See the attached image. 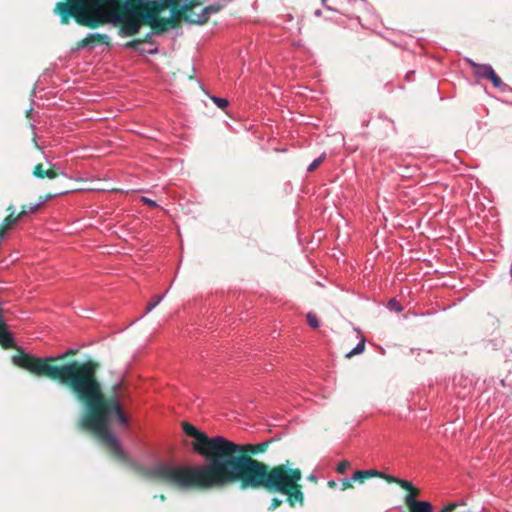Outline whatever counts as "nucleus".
<instances>
[{"instance_id":"nucleus-16","label":"nucleus","mask_w":512,"mask_h":512,"mask_svg":"<svg viewBox=\"0 0 512 512\" xmlns=\"http://www.w3.org/2000/svg\"><path fill=\"white\" fill-rule=\"evenodd\" d=\"M487 79L491 80L495 87H501L503 85L501 78L495 73L494 70L490 71Z\"/></svg>"},{"instance_id":"nucleus-30","label":"nucleus","mask_w":512,"mask_h":512,"mask_svg":"<svg viewBox=\"0 0 512 512\" xmlns=\"http://www.w3.org/2000/svg\"><path fill=\"white\" fill-rule=\"evenodd\" d=\"M462 510H460L459 512H467V510L465 509V507H461Z\"/></svg>"},{"instance_id":"nucleus-18","label":"nucleus","mask_w":512,"mask_h":512,"mask_svg":"<svg viewBox=\"0 0 512 512\" xmlns=\"http://www.w3.org/2000/svg\"><path fill=\"white\" fill-rule=\"evenodd\" d=\"M146 41H147V38H144V39H140V38H138V39H133V40H131V41L127 42V43L125 44V47L130 48V49H134V50H135V49H137V48H138V46H139L140 44H142V43H144V42H146Z\"/></svg>"},{"instance_id":"nucleus-1","label":"nucleus","mask_w":512,"mask_h":512,"mask_svg":"<svg viewBox=\"0 0 512 512\" xmlns=\"http://www.w3.org/2000/svg\"><path fill=\"white\" fill-rule=\"evenodd\" d=\"M184 433L193 437L196 453L207 461L199 466L158 464L144 471L153 482L178 489L210 490L238 485L241 490H262L271 495H283L290 507H303L305 495L302 470L293 462L269 465L254 456L267 451L271 441L257 444H237L222 436L208 437L192 424L183 421Z\"/></svg>"},{"instance_id":"nucleus-27","label":"nucleus","mask_w":512,"mask_h":512,"mask_svg":"<svg viewBox=\"0 0 512 512\" xmlns=\"http://www.w3.org/2000/svg\"><path fill=\"white\" fill-rule=\"evenodd\" d=\"M327 485H328V487H330V488H336L337 483H336V481H334V480H330V481L328 482V484H327Z\"/></svg>"},{"instance_id":"nucleus-19","label":"nucleus","mask_w":512,"mask_h":512,"mask_svg":"<svg viewBox=\"0 0 512 512\" xmlns=\"http://www.w3.org/2000/svg\"><path fill=\"white\" fill-rule=\"evenodd\" d=\"M325 159V154H322L320 157H318L317 159H315L309 166H308V171L309 172H313L314 170H316L320 165L321 163L324 161Z\"/></svg>"},{"instance_id":"nucleus-9","label":"nucleus","mask_w":512,"mask_h":512,"mask_svg":"<svg viewBox=\"0 0 512 512\" xmlns=\"http://www.w3.org/2000/svg\"><path fill=\"white\" fill-rule=\"evenodd\" d=\"M7 211L10 212L9 215H7L3 222L1 223L7 230H10L14 224H16L19 220H21V216L14 213V208L12 205L8 206Z\"/></svg>"},{"instance_id":"nucleus-28","label":"nucleus","mask_w":512,"mask_h":512,"mask_svg":"<svg viewBox=\"0 0 512 512\" xmlns=\"http://www.w3.org/2000/svg\"><path fill=\"white\" fill-rule=\"evenodd\" d=\"M308 480H309V481H311V482H315V483L317 482V478H316V476H315V475H313V474H311V475H309V476H308Z\"/></svg>"},{"instance_id":"nucleus-10","label":"nucleus","mask_w":512,"mask_h":512,"mask_svg":"<svg viewBox=\"0 0 512 512\" xmlns=\"http://www.w3.org/2000/svg\"><path fill=\"white\" fill-rule=\"evenodd\" d=\"M470 63V65L473 67L474 69V73L478 76V77H481V78H487L490 71L493 70V68L490 66V65H486V64H477L471 60L468 61Z\"/></svg>"},{"instance_id":"nucleus-5","label":"nucleus","mask_w":512,"mask_h":512,"mask_svg":"<svg viewBox=\"0 0 512 512\" xmlns=\"http://www.w3.org/2000/svg\"><path fill=\"white\" fill-rule=\"evenodd\" d=\"M32 174L35 178L38 179H54L60 175H63L64 173L59 171V169L54 164L47 163L44 165L43 163H38L33 168Z\"/></svg>"},{"instance_id":"nucleus-25","label":"nucleus","mask_w":512,"mask_h":512,"mask_svg":"<svg viewBox=\"0 0 512 512\" xmlns=\"http://www.w3.org/2000/svg\"><path fill=\"white\" fill-rule=\"evenodd\" d=\"M142 201H143L145 204L149 205L150 207H156V206H157V204H156V202H155V201H153V200H151V199H149V198H147V197H142Z\"/></svg>"},{"instance_id":"nucleus-22","label":"nucleus","mask_w":512,"mask_h":512,"mask_svg":"<svg viewBox=\"0 0 512 512\" xmlns=\"http://www.w3.org/2000/svg\"><path fill=\"white\" fill-rule=\"evenodd\" d=\"M282 503H283V501L281 499L274 497L271 500V503H270V505L268 507V510L269 511H274L275 509L280 507L282 505Z\"/></svg>"},{"instance_id":"nucleus-29","label":"nucleus","mask_w":512,"mask_h":512,"mask_svg":"<svg viewBox=\"0 0 512 512\" xmlns=\"http://www.w3.org/2000/svg\"><path fill=\"white\" fill-rule=\"evenodd\" d=\"M154 497H155V498H157V496H154ZM158 498H159L161 501H164V500L166 499L165 495H163V494H160V495L158 496Z\"/></svg>"},{"instance_id":"nucleus-20","label":"nucleus","mask_w":512,"mask_h":512,"mask_svg":"<svg viewBox=\"0 0 512 512\" xmlns=\"http://www.w3.org/2000/svg\"><path fill=\"white\" fill-rule=\"evenodd\" d=\"M349 467H350V462L348 460H342L338 463V465L336 467V471L339 474H344Z\"/></svg>"},{"instance_id":"nucleus-15","label":"nucleus","mask_w":512,"mask_h":512,"mask_svg":"<svg viewBox=\"0 0 512 512\" xmlns=\"http://www.w3.org/2000/svg\"><path fill=\"white\" fill-rule=\"evenodd\" d=\"M307 322H308L309 326L314 329L318 328L320 325L317 315L312 312H309L307 314Z\"/></svg>"},{"instance_id":"nucleus-24","label":"nucleus","mask_w":512,"mask_h":512,"mask_svg":"<svg viewBox=\"0 0 512 512\" xmlns=\"http://www.w3.org/2000/svg\"><path fill=\"white\" fill-rule=\"evenodd\" d=\"M368 474V479L373 477H379L381 478L382 472H379L377 470H366Z\"/></svg>"},{"instance_id":"nucleus-26","label":"nucleus","mask_w":512,"mask_h":512,"mask_svg":"<svg viewBox=\"0 0 512 512\" xmlns=\"http://www.w3.org/2000/svg\"><path fill=\"white\" fill-rule=\"evenodd\" d=\"M52 197H53L52 194H46L45 196H40V198H39L40 199V203L39 204L41 205L45 201L50 200Z\"/></svg>"},{"instance_id":"nucleus-17","label":"nucleus","mask_w":512,"mask_h":512,"mask_svg":"<svg viewBox=\"0 0 512 512\" xmlns=\"http://www.w3.org/2000/svg\"><path fill=\"white\" fill-rule=\"evenodd\" d=\"M162 300V296L155 295L152 300L147 304L146 313L154 309Z\"/></svg>"},{"instance_id":"nucleus-7","label":"nucleus","mask_w":512,"mask_h":512,"mask_svg":"<svg viewBox=\"0 0 512 512\" xmlns=\"http://www.w3.org/2000/svg\"><path fill=\"white\" fill-rule=\"evenodd\" d=\"M222 9V5L213 4L201 9L200 13L194 11V25H203L208 22L210 15L217 13Z\"/></svg>"},{"instance_id":"nucleus-8","label":"nucleus","mask_w":512,"mask_h":512,"mask_svg":"<svg viewBox=\"0 0 512 512\" xmlns=\"http://www.w3.org/2000/svg\"><path fill=\"white\" fill-rule=\"evenodd\" d=\"M3 310L0 308V345L4 349L15 348L14 340L11 333L3 320Z\"/></svg>"},{"instance_id":"nucleus-14","label":"nucleus","mask_w":512,"mask_h":512,"mask_svg":"<svg viewBox=\"0 0 512 512\" xmlns=\"http://www.w3.org/2000/svg\"><path fill=\"white\" fill-rule=\"evenodd\" d=\"M381 478L386 480L390 484H392V483L393 484H397L400 487H401V484L406 481L404 479H400V478H397L395 476L384 474V473H382Z\"/></svg>"},{"instance_id":"nucleus-2","label":"nucleus","mask_w":512,"mask_h":512,"mask_svg":"<svg viewBox=\"0 0 512 512\" xmlns=\"http://www.w3.org/2000/svg\"><path fill=\"white\" fill-rule=\"evenodd\" d=\"M76 353L77 350L69 349L57 356L35 357L19 350L12 356V362L36 377L56 381L67 388L83 408L77 427L93 433L113 458L126 462L127 456L110 429L111 424L127 427L130 422L122 403L123 385L117 383L106 393L97 375L99 362H64Z\"/></svg>"},{"instance_id":"nucleus-4","label":"nucleus","mask_w":512,"mask_h":512,"mask_svg":"<svg viewBox=\"0 0 512 512\" xmlns=\"http://www.w3.org/2000/svg\"><path fill=\"white\" fill-rule=\"evenodd\" d=\"M401 488L407 491L404 497V503L408 508V511L413 510L421 505H424L427 501H419L417 498L420 496L421 491L419 488L414 486L410 481L406 480L401 484Z\"/></svg>"},{"instance_id":"nucleus-13","label":"nucleus","mask_w":512,"mask_h":512,"mask_svg":"<svg viewBox=\"0 0 512 512\" xmlns=\"http://www.w3.org/2000/svg\"><path fill=\"white\" fill-rule=\"evenodd\" d=\"M367 479H368V474H367V471H365V470L356 471L352 475V480L355 482L363 483Z\"/></svg>"},{"instance_id":"nucleus-6","label":"nucleus","mask_w":512,"mask_h":512,"mask_svg":"<svg viewBox=\"0 0 512 512\" xmlns=\"http://www.w3.org/2000/svg\"><path fill=\"white\" fill-rule=\"evenodd\" d=\"M91 45H111V39L106 34H100V33H93L89 34L82 40L78 41L76 43L77 49L85 48Z\"/></svg>"},{"instance_id":"nucleus-23","label":"nucleus","mask_w":512,"mask_h":512,"mask_svg":"<svg viewBox=\"0 0 512 512\" xmlns=\"http://www.w3.org/2000/svg\"><path fill=\"white\" fill-rule=\"evenodd\" d=\"M342 487H341V490L342 491H345L347 489H350V488H353V480L351 479H343L342 482Z\"/></svg>"},{"instance_id":"nucleus-3","label":"nucleus","mask_w":512,"mask_h":512,"mask_svg":"<svg viewBox=\"0 0 512 512\" xmlns=\"http://www.w3.org/2000/svg\"><path fill=\"white\" fill-rule=\"evenodd\" d=\"M200 4V0H61L53 12L62 25L72 18L89 29L114 23L122 36L136 35L145 25L159 35L178 28L181 21L194 24V9Z\"/></svg>"},{"instance_id":"nucleus-12","label":"nucleus","mask_w":512,"mask_h":512,"mask_svg":"<svg viewBox=\"0 0 512 512\" xmlns=\"http://www.w3.org/2000/svg\"><path fill=\"white\" fill-rule=\"evenodd\" d=\"M365 350V340L362 339L358 344L357 346L352 349L351 351H349L348 353H346L345 357L347 359H351L353 356L355 355H358V354H361L363 351Z\"/></svg>"},{"instance_id":"nucleus-21","label":"nucleus","mask_w":512,"mask_h":512,"mask_svg":"<svg viewBox=\"0 0 512 512\" xmlns=\"http://www.w3.org/2000/svg\"><path fill=\"white\" fill-rule=\"evenodd\" d=\"M211 99L221 109H224L225 107L228 106V100L225 98L213 96V97H211Z\"/></svg>"},{"instance_id":"nucleus-11","label":"nucleus","mask_w":512,"mask_h":512,"mask_svg":"<svg viewBox=\"0 0 512 512\" xmlns=\"http://www.w3.org/2000/svg\"><path fill=\"white\" fill-rule=\"evenodd\" d=\"M39 207H40V204L22 205L21 211L19 212V216H21V218H23L25 215H27L29 213H35L38 211Z\"/></svg>"}]
</instances>
